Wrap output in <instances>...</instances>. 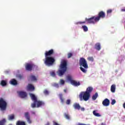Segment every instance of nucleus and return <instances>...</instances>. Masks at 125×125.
<instances>
[{
  "label": "nucleus",
  "mask_w": 125,
  "mask_h": 125,
  "mask_svg": "<svg viewBox=\"0 0 125 125\" xmlns=\"http://www.w3.org/2000/svg\"><path fill=\"white\" fill-rule=\"evenodd\" d=\"M64 92H65V93H67V89H64Z\"/></svg>",
  "instance_id": "obj_44"
},
{
  "label": "nucleus",
  "mask_w": 125,
  "mask_h": 125,
  "mask_svg": "<svg viewBox=\"0 0 125 125\" xmlns=\"http://www.w3.org/2000/svg\"><path fill=\"white\" fill-rule=\"evenodd\" d=\"M6 84H7L6 81H5L4 80H2L1 81L0 85H2V86H4L6 85Z\"/></svg>",
  "instance_id": "obj_28"
},
{
  "label": "nucleus",
  "mask_w": 125,
  "mask_h": 125,
  "mask_svg": "<svg viewBox=\"0 0 125 125\" xmlns=\"http://www.w3.org/2000/svg\"><path fill=\"white\" fill-rule=\"evenodd\" d=\"M87 59L88 61H90L91 62H93V61H94L93 57H89L87 58Z\"/></svg>",
  "instance_id": "obj_30"
},
{
  "label": "nucleus",
  "mask_w": 125,
  "mask_h": 125,
  "mask_svg": "<svg viewBox=\"0 0 125 125\" xmlns=\"http://www.w3.org/2000/svg\"><path fill=\"white\" fill-rule=\"evenodd\" d=\"M79 85H81V83H80V82H79Z\"/></svg>",
  "instance_id": "obj_47"
},
{
  "label": "nucleus",
  "mask_w": 125,
  "mask_h": 125,
  "mask_svg": "<svg viewBox=\"0 0 125 125\" xmlns=\"http://www.w3.org/2000/svg\"><path fill=\"white\" fill-rule=\"evenodd\" d=\"M67 79L72 85H74L75 86H77V85H79V83L76 81L73 80L72 76L68 75L67 76Z\"/></svg>",
  "instance_id": "obj_9"
},
{
  "label": "nucleus",
  "mask_w": 125,
  "mask_h": 125,
  "mask_svg": "<svg viewBox=\"0 0 125 125\" xmlns=\"http://www.w3.org/2000/svg\"><path fill=\"white\" fill-rule=\"evenodd\" d=\"M110 91H111V92H112L113 93H115L116 91V85L115 84H112L111 86V88H110Z\"/></svg>",
  "instance_id": "obj_19"
},
{
  "label": "nucleus",
  "mask_w": 125,
  "mask_h": 125,
  "mask_svg": "<svg viewBox=\"0 0 125 125\" xmlns=\"http://www.w3.org/2000/svg\"><path fill=\"white\" fill-rule=\"evenodd\" d=\"M10 83L11 84H12V85H17V84H18V83L17 82V81L14 79H12L10 81Z\"/></svg>",
  "instance_id": "obj_17"
},
{
  "label": "nucleus",
  "mask_w": 125,
  "mask_h": 125,
  "mask_svg": "<svg viewBox=\"0 0 125 125\" xmlns=\"http://www.w3.org/2000/svg\"><path fill=\"white\" fill-rule=\"evenodd\" d=\"M67 71V61L63 60L62 61V62L60 65V69L57 72V74L59 77H62L66 73Z\"/></svg>",
  "instance_id": "obj_1"
},
{
  "label": "nucleus",
  "mask_w": 125,
  "mask_h": 125,
  "mask_svg": "<svg viewBox=\"0 0 125 125\" xmlns=\"http://www.w3.org/2000/svg\"><path fill=\"white\" fill-rule=\"evenodd\" d=\"M7 106V103L2 98L0 99V110L1 111H5L6 110V107Z\"/></svg>",
  "instance_id": "obj_6"
},
{
  "label": "nucleus",
  "mask_w": 125,
  "mask_h": 125,
  "mask_svg": "<svg viewBox=\"0 0 125 125\" xmlns=\"http://www.w3.org/2000/svg\"><path fill=\"white\" fill-rule=\"evenodd\" d=\"M106 17V14H105V12H104L103 11H101L99 12L98 16L96 17V20H97L98 22H99V21L100 19H104Z\"/></svg>",
  "instance_id": "obj_7"
},
{
  "label": "nucleus",
  "mask_w": 125,
  "mask_h": 125,
  "mask_svg": "<svg viewBox=\"0 0 125 125\" xmlns=\"http://www.w3.org/2000/svg\"><path fill=\"white\" fill-rule=\"evenodd\" d=\"M79 62L80 65L81 66V71L85 74L87 72L86 69H88V64H87V62H86V60L85 59H84V58H81L79 60Z\"/></svg>",
  "instance_id": "obj_2"
},
{
  "label": "nucleus",
  "mask_w": 125,
  "mask_h": 125,
  "mask_svg": "<svg viewBox=\"0 0 125 125\" xmlns=\"http://www.w3.org/2000/svg\"><path fill=\"white\" fill-rule=\"evenodd\" d=\"M37 105V101H34V103L31 104L32 108H36Z\"/></svg>",
  "instance_id": "obj_29"
},
{
  "label": "nucleus",
  "mask_w": 125,
  "mask_h": 125,
  "mask_svg": "<svg viewBox=\"0 0 125 125\" xmlns=\"http://www.w3.org/2000/svg\"><path fill=\"white\" fill-rule=\"evenodd\" d=\"M18 93L21 98H26L27 93L24 91H18Z\"/></svg>",
  "instance_id": "obj_12"
},
{
  "label": "nucleus",
  "mask_w": 125,
  "mask_h": 125,
  "mask_svg": "<svg viewBox=\"0 0 125 125\" xmlns=\"http://www.w3.org/2000/svg\"><path fill=\"white\" fill-rule=\"evenodd\" d=\"M64 116L65 118V119H66V120H70L71 119V117H70V115H69V114L64 113Z\"/></svg>",
  "instance_id": "obj_27"
},
{
  "label": "nucleus",
  "mask_w": 125,
  "mask_h": 125,
  "mask_svg": "<svg viewBox=\"0 0 125 125\" xmlns=\"http://www.w3.org/2000/svg\"><path fill=\"white\" fill-rule=\"evenodd\" d=\"M79 109H81V111H83H83H84L85 109L84 107H81L80 105H79Z\"/></svg>",
  "instance_id": "obj_38"
},
{
  "label": "nucleus",
  "mask_w": 125,
  "mask_h": 125,
  "mask_svg": "<svg viewBox=\"0 0 125 125\" xmlns=\"http://www.w3.org/2000/svg\"><path fill=\"white\" fill-rule=\"evenodd\" d=\"M51 76H52V77H54L55 76V72L53 71L51 72Z\"/></svg>",
  "instance_id": "obj_41"
},
{
  "label": "nucleus",
  "mask_w": 125,
  "mask_h": 125,
  "mask_svg": "<svg viewBox=\"0 0 125 125\" xmlns=\"http://www.w3.org/2000/svg\"><path fill=\"white\" fill-rule=\"evenodd\" d=\"M86 22L88 24H95V23H97V22H98V21L96 20V17L93 16L88 19L86 18L85 21H80L79 23V24H85Z\"/></svg>",
  "instance_id": "obj_3"
},
{
  "label": "nucleus",
  "mask_w": 125,
  "mask_h": 125,
  "mask_svg": "<svg viewBox=\"0 0 125 125\" xmlns=\"http://www.w3.org/2000/svg\"><path fill=\"white\" fill-rule=\"evenodd\" d=\"M14 114H11L10 115H9L8 120H9L10 121H11V120H14Z\"/></svg>",
  "instance_id": "obj_31"
},
{
  "label": "nucleus",
  "mask_w": 125,
  "mask_h": 125,
  "mask_svg": "<svg viewBox=\"0 0 125 125\" xmlns=\"http://www.w3.org/2000/svg\"><path fill=\"white\" fill-rule=\"evenodd\" d=\"M19 78H20V79H21V78H22V76L19 75Z\"/></svg>",
  "instance_id": "obj_45"
},
{
  "label": "nucleus",
  "mask_w": 125,
  "mask_h": 125,
  "mask_svg": "<svg viewBox=\"0 0 125 125\" xmlns=\"http://www.w3.org/2000/svg\"><path fill=\"white\" fill-rule=\"evenodd\" d=\"M92 91H93V88L91 86H89L86 88L85 92L88 93V94H90Z\"/></svg>",
  "instance_id": "obj_16"
},
{
  "label": "nucleus",
  "mask_w": 125,
  "mask_h": 125,
  "mask_svg": "<svg viewBox=\"0 0 125 125\" xmlns=\"http://www.w3.org/2000/svg\"><path fill=\"white\" fill-rule=\"evenodd\" d=\"M30 97L31 98L32 100L33 101H37L38 100L37 99V97L34 94L30 93L29 94Z\"/></svg>",
  "instance_id": "obj_20"
},
{
  "label": "nucleus",
  "mask_w": 125,
  "mask_h": 125,
  "mask_svg": "<svg viewBox=\"0 0 125 125\" xmlns=\"http://www.w3.org/2000/svg\"><path fill=\"white\" fill-rule=\"evenodd\" d=\"M93 114L94 116H95L96 117H101V115L99 114V113H97L96 110H94L93 111Z\"/></svg>",
  "instance_id": "obj_23"
},
{
  "label": "nucleus",
  "mask_w": 125,
  "mask_h": 125,
  "mask_svg": "<svg viewBox=\"0 0 125 125\" xmlns=\"http://www.w3.org/2000/svg\"><path fill=\"white\" fill-rule=\"evenodd\" d=\"M95 48L97 50H98V51L100 50V49H101V45L100 44V43H96L95 45Z\"/></svg>",
  "instance_id": "obj_18"
},
{
  "label": "nucleus",
  "mask_w": 125,
  "mask_h": 125,
  "mask_svg": "<svg viewBox=\"0 0 125 125\" xmlns=\"http://www.w3.org/2000/svg\"><path fill=\"white\" fill-rule=\"evenodd\" d=\"M113 11L112 10V9H108L107 11V14H110V13H112V12Z\"/></svg>",
  "instance_id": "obj_37"
},
{
  "label": "nucleus",
  "mask_w": 125,
  "mask_h": 125,
  "mask_svg": "<svg viewBox=\"0 0 125 125\" xmlns=\"http://www.w3.org/2000/svg\"><path fill=\"white\" fill-rule=\"evenodd\" d=\"M27 90L34 91V90H35V87L32 84H28L27 85Z\"/></svg>",
  "instance_id": "obj_15"
},
{
  "label": "nucleus",
  "mask_w": 125,
  "mask_h": 125,
  "mask_svg": "<svg viewBox=\"0 0 125 125\" xmlns=\"http://www.w3.org/2000/svg\"><path fill=\"white\" fill-rule=\"evenodd\" d=\"M36 104L37 108H39V107H41V106H44L45 103L42 101H38L37 100Z\"/></svg>",
  "instance_id": "obj_14"
},
{
  "label": "nucleus",
  "mask_w": 125,
  "mask_h": 125,
  "mask_svg": "<svg viewBox=\"0 0 125 125\" xmlns=\"http://www.w3.org/2000/svg\"><path fill=\"white\" fill-rule=\"evenodd\" d=\"M79 97L81 100L83 99L84 101H88L89 98H90V94L86 92H82L80 93Z\"/></svg>",
  "instance_id": "obj_5"
},
{
  "label": "nucleus",
  "mask_w": 125,
  "mask_h": 125,
  "mask_svg": "<svg viewBox=\"0 0 125 125\" xmlns=\"http://www.w3.org/2000/svg\"><path fill=\"white\" fill-rule=\"evenodd\" d=\"M98 97V93H95L94 95H93L92 97V100L95 101L97 98Z\"/></svg>",
  "instance_id": "obj_22"
},
{
  "label": "nucleus",
  "mask_w": 125,
  "mask_h": 125,
  "mask_svg": "<svg viewBox=\"0 0 125 125\" xmlns=\"http://www.w3.org/2000/svg\"><path fill=\"white\" fill-rule=\"evenodd\" d=\"M16 125H26V123L23 121H18L16 123Z\"/></svg>",
  "instance_id": "obj_21"
},
{
  "label": "nucleus",
  "mask_w": 125,
  "mask_h": 125,
  "mask_svg": "<svg viewBox=\"0 0 125 125\" xmlns=\"http://www.w3.org/2000/svg\"><path fill=\"white\" fill-rule=\"evenodd\" d=\"M54 54V50L53 49H51L49 51H46L45 52V57H49V56H51Z\"/></svg>",
  "instance_id": "obj_10"
},
{
  "label": "nucleus",
  "mask_w": 125,
  "mask_h": 125,
  "mask_svg": "<svg viewBox=\"0 0 125 125\" xmlns=\"http://www.w3.org/2000/svg\"><path fill=\"white\" fill-rule=\"evenodd\" d=\"M102 104L104 106L107 107L110 105V100L108 99H105L102 103Z\"/></svg>",
  "instance_id": "obj_13"
},
{
  "label": "nucleus",
  "mask_w": 125,
  "mask_h": 125,
  "mask_svg": "<svg viewBox=\"0 0 125 125\" xmlns=\"http://www.w3.org/2000/svg\"><path fill=\"white\" fill-rule=\"evenodd\" d=\"M4 124H5V119H3L0 121V125H4Z\"/></svg>",
  "instance_id": "obj_33"
},
{
  "label": "nucleus",
  "mask_w": 125,
  "mask_h": 125,
  "mask_svg": "<svg viewBox=\"0 0 125 125\" xmlns=\"http://www.w3.org/2000/svg\"><path fill=\"white\" fill-rule=\"evenodd\" d=\"M60 99L62 103H64V99L63 98V95L62 94H59Z\"/></svg>",
  "instance_id": "obj_24"
},
{
  "label": "nucleus",
  "mask_w": 125,
  "mask_h": 125,
  "mask_svg": "<svg viewBox=\"0 0 125 125\" xmlns=\"http://www.w3.org/2000/svg\"><path fill=\"white\" fill-rule=\"evenodd\" d=\"M70 104H71V100L70 99L67 100L66 102V104L67 105H70Z\"/></svg>",
  "instance_id": "obj_36"
},
{
  "label": "nucleus",
  "mask_w": 125,
  "mask_h": 125,
  "mask_svg": "<svg viewBox=\"0 0 125 125\" xmlns=\"http://www.w3.org/2000/svg\"><path fill=\"white\" fill-rule=\"evenodd\" d=\"M73 107L75 109H79V104H78L77 103L74 104H73Z\"/></svg>",
  "instance_id": "obj_32"
},
{
  "label": "nucleus",
  "mask_w": 125,
  "mask_h": 125,
  "mask_svg": "<svg viewBox=\"0 0 125 125\" xmlns=\"http://www.w3.org/2000/svg\"><path fill=\"white\" fill-rule=\"evenodd\" d=\"M54 85V86H56V87H59V85L58 83H55Z\"/></svg>",
  "instance_id": "obj_42"
},
{
  "label": "nucleus",
  "mask_w": 125,
  "mask_h": 125,
  "mask_svg": "<svg viewBox=\"0 0 125 125\" xmlns=\"http://www.w3.org/2000/svg\"><path fill=\"white\" fill-rule=\"evenodd\" d=\"M30 78L31 81H33L34 82L37 81V78L36 77V76H35V75H31L30 76Z\"/></svg>",
  "instance_id": "obj_26"
},
{
  "label": "nucleus",
  "mask_w": 125,
  "mask_h": 125,
  "mask_svg": "<svg viewBox=\"0 0 125 125\" xmlns=\"http://www.w3.org/2000/svg\"><path fill=\"white\" fill-rule=\"evenodd\" d=\"M121 11H122V12H125V8L122 9Z\"/></svg>",
  "instance_id": "obj_43"
},
{
  "label": "nucleus",
  "mask_w": 125,
  "mask_h": 125,
  "mask_svg": "<svg viewBox=\"0 0 125 125\" xmlns=\"http://www.w3.org/2000/svg\"><path fill=\"white\" fill-rule=\"evenodd\" d=\"M25 70L26 71H28L29 72H31L32 70L36 67V65L34 63H27L25 64Z\"/></svg>",
  "instance_id": "obj_8"
},
{
  "label": "nucleus",
  "mask_w": 125,
  "mask_h": 125,
  "mask_svg": "<svg viewBox=\"0 0 125 125\" xmlns=\"http://www.w3.org/2000/svg\"><path fill=\"white\" fill-rule=\"evenodd\" d=\"M43 93L44 94H45V95H48L49 93L47 90H44L43 91Z\"/></svg>",
  "instance_id": "obj_35"
},
{
  "label": "nucleus",
  "mask_w": 125,
  "mask_h": 125,
  "mask_svg": "<svg viewBox=\"0 0 125 125\" xmlns=\"http://www.w3.org/2000/svg\"><path fill=\"white\" fill-rule=\"evenodd\" d=\"M46 125H50L49 123H47Z\"/></svg>",
  "instance_id": "obj_46"
},
{
  "label": "nucleus",
  "mask_w": 125,
  "mask_h": 125,
  "mask_svg": "<svg viewBox=\"0 0 125 125\" xmlns=\"http://www.w3.org/2000/svg\"><path fill=\"white\" fill-rule=\"evenodd\" d=\"M61 84H64L65 83V81L64 80L61 79L60 81Z\"/></svg>",
  "instance_id": "obj_40"
},
{
  "label": "nucleus",
  "mask_w": 125,
  "mask_h": 125,
  "mask_svg": "<svg viewBox=\"0 0 125 125\" xmlns=\"http://www.w3.org/2000/svg\"><path fill=\"white\" fill-rule=\"evenodd\" d=\"M116 103V100L113 99L111 102V105H114Z\"/></svg>",
  "instance_id": "obj_39"
},
{
  "label": "nucleus",
  "mask_w": 125,
  "mask_h": 125,
  "mask_svg": "<svg viewBox=\"0 0 125 125\" xmlns=\"http://www.w3.org/2000/svg\"><path fill=\"white\" fill-rule=\"evenodd\" d=\"M73 56V53H68L67 54V58H71Z\"/></svg>",
  "instance_id": "obj_34"
},
{
  "label": "nucleus",
  "mask_w": 125,
  "mask_h": 125,
  "mask_svg": "<svg viewBox=\"0 0 125 125\" xmlns=\"http://www.w3.org/2000/svg\"><path fill=\"white\" fill-rule=\"evenodd\" d=\"M82 28L84 32H87L88 31V28L86 25H83Z\"/></svg>",
  "instance_id": "obj_25"
},
{
  "label": "nucleus",
  "mask_w": 125,
  "mask_h": 125,
  "mask_svg": "<svg viewBox=\"0 0 125 125\" xmlns=\"http://www.w3.org/2000/svg\"><path fill=\"white\" fill-rule=\"evenodd\" d=\"M24 117L27 120L28 124H32V120H31V117H30V114H29V112H25Z\"/></svg>",
  "instance_id": "obj_11"
},
{
  "label": "nucleus",
  "mask_w": 125,
  "mask_h": 125,
  "mask_svg": "<svg viewBox=\"0 0 125 125\" xmlns=\"http://www.w3.org/2000/svg\"><path fill=\"white\" fill-rule=\"evenodd\" d=\"M55 62V59L53 57H46L44 63L47 66H52Z\"/></svg>",
  "instance_id": "obj_4"
}]
</instances>
